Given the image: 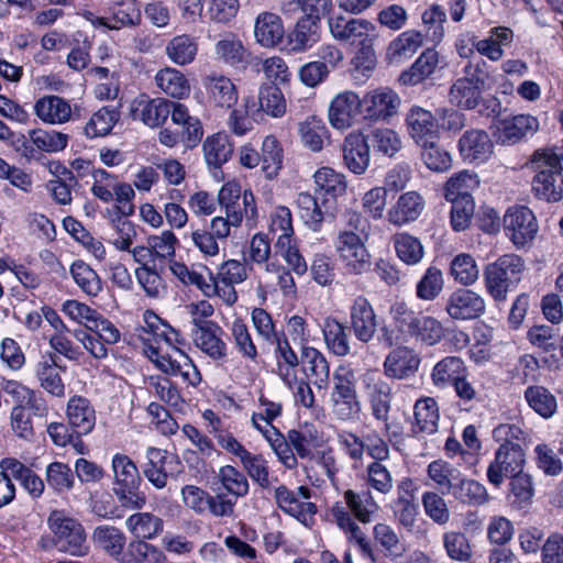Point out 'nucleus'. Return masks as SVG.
<instances>
[{
    "instance_id": "1",
    "label": "nucleus",
    "mask_w": 563,
    "mask_h": 563,
    "mask_svg": "<svg viewBox=\"0 0 563 563\" xmlns=\"http://www.w3.org/2000/svg\"><path fill=\"white\" fill-rule=\"evenodd\" d=\"M562 159L563 155L551 148H541L533 153L532 162L538 164L539 172L532 180V190L539 198L549 202L563 199Z\"/></svg>"
},
{
    "instance_id": "2",
    "label": "nucleus",
    "mask_w": 563,
    "mask_h": 563,
    "mask_svg": "<svg viewBox=\"0 0 563 563\" xmlns=\"http://www.w3.org/2000/svg\"><path fill=\"white\" fill-rule=\"evenodd\" d=\"M523 269L525 262L519 255H501L484 271L487 292L495 301H505L508 292L521 280Z\"/></svg>"
},
{
    "instance_id": "3",
    "label": "nucleus",
    "mask_w": 563,
    "mask_h": 563,
    "mask_svg": "<svg viewBox=\"0 0 563 563\" xmlns=\"http://www.w3.org/2000/svg\"><path fill=\"white\" fill-rule=\"evenodd\" d=\"M332 382L330 394L332 413L341 421L355 419L361 411L355 372L350 366L341 365L333 372Z\"/></svg>"
},
{
    "instance_id": "4",
    "label": "nucleus",
    "mask_w": 563,
    "mask_h": 563,
    "mask_svg": "<svg viewBox=\"0 0 563 563\" xmlns=\"http://www.w3.org/2000/svg\"><path fill=\"white\" fill-rule=\"evenodd\" d=\"M48 525L58 551L73 556H85L89 553L85 529L77 519L64 511L54 510L48 517Z\"/></svg>"
},
{
    "instance_id": "5",
    "label": "nucleus",
    "mask_w": 563,
    "mask_h": 563,
    "mask_svg": "<svg viewBox=\"0 0 563 563\" xmlns=\"http://www.w3.org/2000/svg\"><path fill=\"white\" fill-rule=\"evenodd\" d=\"M334 246L347 274L358 276L371 269V254L362 236L355 232L339 231Z\"/></svg>"
},
{
    "instance_id": "6",
    "label": "nucleus",
    "mask_w": 563,
    "mask_h": 563,
    "mask_svg": "<svg viewBox=\"0 0 563 563\" xmlns=\"http://www.w3.org/2000/svg\"><path fill=\"white\" fill-rule=\"evenodd\" d=\"M328 25L334 40L349 43L352 47L378 40L376 25L366 19L339 14L329 18Z\"/></svg>"
},
{
    "instance_id": "7",
    "label": "nucleus",
    "mask_w": 563,
    "mask_h": 563,
    "mask_svg": "<svg viewBox=\"0 0 563 563\" xmlns=\"http://www.w3.org/2000/svg\"><path fill=\"white\" fill-rule=\"evenodd\" d=\"M485 84L478 66L468 63L464 67V76L457 78L449 90L450 102L465 110L475 109L482 100V90Z\"/></svg>"
},
{
    "instance_id": "8",
    "label": "nucleus",
    "mask_w": 563,
    "mask_h": 563,
    "mask_svg": "<svg viewBox=\"0 0 563 563\" xmlns=\"http://www.w3.org/2000/svg\"><path fill=\"white\" fill-rule=\"evenodd\" d=\"M311 494L312 490L307 486H300L294 492L282 485L275 489V499L285 514L305 526H310L318 511L316 504L309 501Z\"/></svg>"
},
{
    "instance_id": "9",
    "label": "nucleus",
    "mask_w": 563,
    "mask_h": 563,
    "mask_svg": "<svg viewBox=\"0 0 563 563\" xmlns=\"http://www.w3.org/2000/svg\"><path fill=\"white\" fill-rule=\"evenodd\" d=\"M503 225L506 235L517 247L531 242L539 229L533 212L525 206L508 208L504 214Z\"/></svg>"
},
{
    "instance_id": "10",
    "label": "nucleus",
    "mask_w": 563,
    "mask_h": 563,
    "mask_svg": "<svg viewBox=\"0 0 563 563\" xmlns=\"http://www.w3.org/2000/svg\"><path fill=\"white\" fill-rule=\"evenodd\" d=\"M350 329L356 340L371 342L378 330V317L371 301L364 296H356L349 308Z\"/></svg>"
},
{
    "instance_id": "11",
    "label": "nucleus",
    "mask_w": 563,
    "mask_h": 563,
    "mask_svg": "<svg viewBox=\"0 0 563 563\" xmlns=\"http://www.w3.org/2000/svg\"><path fill=\"white\" fill-rule=\"evenodd\" d=\"M362 384L368 397L373 417L388 426L391 408V387L376 371H366Z\"/></svg>"
},
{
    "instance_id": "12",
    "label": "nucleus",
    "mask_w": 563,
    "mask_h": 563,
    "mask_svg": "<svg viewBox=\"0 0 563 563\" xmlns=\"http://www.w3.org/2000/svg\"><path fill=\"white\" fill-rule=\"evenodd\" d=\"M445 311L454 320L471 321L481 318L485 313L486 302L476 291L459 288L449 295Z\"/></svg>"
},
{
    "instance_id": "13",
    "label": "nucleus",
    "mask_w": 563,
    "mask_h": 563,
    "mask_svg": "<svg viewBox=\"0 0 563 563\" xmlns=\"http://www.w3.org/2000/svg\"><path fill=\"white\" fill-rule=\"evenodd\" d=\"M526 459L521 444L515 446H499L495 459L487 468V478L490 484L498 487L510 475H517L523 470Z\"/></svg>"
},
{
    "instance_id": "14",
    "label": "nucleus",
    "mask_w": 563,
    "mask_h": 563,
    "mask_svg": "<svg viewBox=\"0 0 563 563\" xmlns=\"http://www.w3.org/2000/svg\"><path fill=\"white\" fill-rule=\"evenodd\" d=\"M207 104L213 109H232L239 100V91L233 81L221 74L211 73L202 77Z\"/></svg>"
},
{
    "instance_id": "15",
    "label": "nucleus",
    "mask_w": 563,
    "mask_h": 563,
    "mask_svg": "<svg viewBox=\"0 0 563 563\" xmlns=\"http://www.w3.org/2000/svg\"><path fill=\"white\" fill-rule=\"evenodd\" d=\"M191 335L197 347L214 361L227 356V344L222 340L223 331L213 321L194 318Z\"/></svg>"
},
{
    "instance_id": "16",
    "label": "nucleus",
    "mask_w": 563,
    "mask_h": 563,
    "mask_svg": "<svg viewBox=\"0 0 563 563\" xmlns=\"http://www.w3.org/2000/svg\"><path fill=\"white\" fill-rule=\"evenodd\" d=\"M361 108L362 100L356 92L346 90L338 93L328 110L331 126L340 131L350 129L361 113Z\"/></svg>"
},
{
    "instance_id": "17",
    "label": "nucleus",
    "mask_w": 563,
    "mask_h": 563,
    "mask_svg": "<svg viewBox=\"0 0 563 563\" xmlns=\"http://www.w3.org/2000/svg\"><path fill=\"white\" fill-rule=\"evenodd\" d=\"M362 100L365 118L371 121H387L400 106L399 96L391 89L382 87L367 92Z\"/></svg>"
},
{
    "instance_id": "18",
    "label": "nucleus",
    "mask_w": 563,
    "mask_h": 563,
    "mask_svg": "<svg viewBox=\"0 0 563 563\" xmlns=\"http://www.w3.org/2000/svg\"><path fill=\"white\" fill-rule=\"evenodd\" d=\"M177 102L164 99H150L140 96L134 99L131 108L133 119L141 120L144 124L155 128L162 125L174 112Z\"/></svg>"
},
{
    "instance_id": "19",
    "label": "nucleus",
    "mask_w": 563,
    "mask_h": 563,
    "mask_svg": "<svg viewBox=\"0 0 563 563\" xmlns=\"http://www.w3.org/2000/svg\"><path fill=\"white\" fill-rule=\"evenodd\" d=\"M343 162L355 175L365 173L369 165V144L361 132L349 133L342 144Z\"/></svg>"
},
{
    "instance_id": "20",
    "label": "nucleus",
    "mask_w": 563,
    "mask_h": 563,
    "mask_svg": "<svg viewBox=\"0 0 563 563\" xmlns=\"http://www.w3.org/2000/svg\"><path fill=\"white\" fill-rule=\"evenodd\" d=\"M493 142L484 130H467L459 140L462 158L468 163H484L493 154Z\"/></svg>"
},
{
    "instance_id": "21",
    "label": "nucleus",
    "mask_w": 563,
    "mask_h": 563,
    "mask_svg": "<svg viewBox=\"0 0 563 563\" xmlns=\"http://www.w3.org/2000/svg\"><path fill=\"white\" fill-rule=\"evenodd\" d=\"M419 366V355L406 346L394 349L383 364L386 376L395 379H406L415 375Z\"/></svg>"
},
{
    "instance_id": "22",
    "label": "nucleus",
    "mask_w": 563,
    "mask_h": 563,
    "mask_svg": "<svg viewBox=\"0 0 563 563\" xmlns=\"http://www.w3.org/2000/svg\"><path fill=\"white\" fill-rule=\"evenodd\" d=\"M406 124L410 137L418 145L438 139V121L429 110L411 107L406 114Z\"/></svg>"
},
{
    "instance_id": "23",
    "label": "nucleus",
    "mask_w": 563,
    "mask_h": 563,
    "mask_svg": "<svg viewBox=\"0 0 563 563\" xmlns=\"http://www.w3.org/2000/svg\"><path fill=\"white\" fill-rule=\"evenodd\" d=\"M175 355H162L156 352L155 365L168 375H181L191 385L201 382L200 372L192 361L180 350L174 347Z\"/></svg>"
},
{
    "instance_id": "24",
    "label": "nucleus",
    "mask_w": 563,
    "mask_h": 563,
    "mask_svg": "<svg viewBox=\"0 0 563 563\" xmlns=\"http://www.w3.org/2000/svg\"><path fill=\"white\" fill-rule=\"evenodd\" d=\"M36 117L47 124H64L71 119L73 109L68 100L47 95L37 99L34 103Z\"/></svg>"
},
{
    "instance_id": "25",
    "label": "nucleus",
    "mask_w": 563,
    "mask_h": 563,
    "mask_svg": "<svg viewBox=\"0 0 563 563\" xmlns=\"http://www.w3.org/2000/svg\"><path fill=\"white\" fill-rule=\"evenodd\" d=\"M424 209V199L417 191L402 194L388 210V221L397 227L416 221Z\"/></svg>"
},
{
    "instance_id": "26",
    "label": "nucleus",
    "mask_w": 563,
    "mask_h": 563,
    "mask_svg": "<svg viewBox=\"0 0 563 563\" xmlns=\"http://www.w3.org/2000/svg\"><path fill=\"white\" fill-rule=\"evenodd\" d=\"M172 121L178 126L176 130H178L186 148H194L200 143L203 136L202 123L197 117L189 113L185 104L177 102Z\"/></svg>"
},
{
    "instance_id": "27",
    "label": "nucleus",
    "mask_w": 563,
    "mask_h": 563,
    "mask_svg": "<svg viewBox=\"0 0 563 563\" xmlns=\"http://www.w3.org/2000/svg\"><path fill=\"white\" fill-rule=\"evenodd\" d=\"M66 416L69 426L79 435L88 434L96 424V411L90 401L81 396L68 400Z\"/></svg>"
},
{
    "instance_id": "28",
    "label": "nucleus",
    "mask_w": 563,
    "mask_h": 563,
    "mask_svg": "<svg viewBox=\"0 0 563 563\" xmlns=\"http://www.w3.org/2000/svg\"><path fill=\"white\" fill-rule=\"evenodd\" d=\"M439 53L433 48L424 49L415 63L400 74L399 81L406 86H416L421 84L439 68Z\"/></svg>"
},
{
    "instance_id": "29",
    "label": "nucleus",
    "mask_w": 563,
    "mask_h": 563,
    "mask_svg": "<svg viewBox=\"0 0 563 563\" xmlns=\"http://www.w3.org/2000/svg\"><path fill=\"white\" fill-rule=\"evenodd\" d=\"M345 506L336 503L330 510V515L332 519L333 509L339 506L342 507L350 516V518L355 522L354 519H357L362 523H368L372 520V515L377 509V505L373 500V497L369 493L358 494L352 489H346L343 494ZM335 522V520H333Z\"/></svg>"
},
{
    "instance_id": "30",
    "label": "nucleus",
    "mask_w": 563,
    "mask_h": 563,
    "mask_svg": "<svg viewBox=\"0 0 563 563\" xmlns=\"http://www.w3.org/2000/svg\"><path fill=\"white\" fill-rule=\"evenodd\" d=\"M538 129L537 118L529 114H519L503 121L498 129V139L504 144H515L523 137L534 134Z\"/></svg>"
},
{
    "instance_id": "31",
    "label": "nucleus",
    "mask_w": 563,
    "mask_h": 563,
    "mask_svg": "<svg viewBox=\"0 0 563 563\" xmlns=\"http://www.w3.org/2000/svg\"><path fill=\"white\" fill-rule=\"evenodd\" d=\"M202 151L208 167L218 169L231 158L234 145L228 134L216 133L205 140Z\"/></svg>"
},
{
    "instance_id": "32",
    "label": "nucleus",
    "mask_w": 563,
    "mask_h": 563,
    "mask_svg": "<svg viewBox=\"0 0 563 563\" xmlns=\"http://www.w3.org/2000/svg\"><path fill=\"white\" fill-rule=\"evenodd\" d=\"M0 468L8 471L31 496L36 498L43 494L45 487L43 479L19 460L5 457L1 460Z\"/></svg>"
},
{
    "instance_id": "33",
    "label": "nucleus",
    "mask_w": 563,
    "mask_h": 563,
    "mask_svg": "<svg viewBox=\"0 0 563 563\" xmlns=\"http://www.w3.org/2000/svg\"><path fill=\"white\" fill-rule=\"evenodd\" d=\"M35 375L42 388L55 397L65 396V385L59 375L54 353L45 354L35 366Z\"/></svg>"
},
{
    "instance_id": "34",
    "label": "nucleus",
    "mask_w": 563,
    "mask_h": 563,
    "mask_svg": "<svg viewBox=\"0 0 563 563\" xmlns=\"http://www.w3.org/2000/svg\"><path fill=\"white\" fill-rule=\"evenodd\" d=\"M415 424L412 431L426 434H433L439 427V406L432 397H423L413 406Z\"/></svg>"
},
{
    "instance_id": "35",
    "label": "nucleus",
    "mask_w": 563,
    "mask_h": 563,
    "mask_svg": "<svg viewBox=\"0 0 563 563\" xmlns=\"http://www.w3.org/2000/svg\"><path fill=\"white\" fill-rule=\"evenodd\" d=\"M125 528L135 539L152 540L163 532L164 522L152 512H135L126 518Z\"/></svg>"
},
{
    "instance_id": "36",
    "label": "nucleus",
    "mask_w": 563,
    "mask_h": 563,
    "mask_svg": "<svg viewBox=\"0 0 563 563\" xmlns=\"http://www.w3.org/2000/svg\"><path fill=\"white\" fill-rule=\"evenodd\" d=\"M462 375H466V366L457 356H446L432 368L431 380L438 388L452 386Z\"/></svg>"
},
{
    "instance_id": "37",
    "label": "nucleus",
    "mask_w": 563,
    "mask_h": 563,
    "mask_svg": "<svg viewBox=\"0 0 563 563\" xmlns=\"http://www.w3.org/2000/svg\"><path fill=\"white\" fill-rule=\"evenodd\" d=\"M284 27L280 18L271 12L258 15L255 22V36L265 47L278 45L284 37Z\"/></svg>"
},
{
    "instance_id": "38",
    "label": "nucleus",
    "mask_w": 563,
    "mask_h": 563,
    "mask_svg": "<svg viewBox=\"0 0 563 563\" xmlns=\"http://www.w3.org/2000/svg\"><path fill=\"white\" fill-rule=\"evenodd\" d=\"M322 332L327 347L336 356L350 354L351 345L346 327L335 318L324 319Z\"/></svg>"
},
{
    "instance_id": "39",
    "label": "nucleus",
    "mask_w": 563,
    "mask_h": 563,
    "mask_svg": "<svg viewBox=\"0 0 563 563\" xmlns=\"http://www.w3.org/2000/svg\"><path fill=\"white\" fill-rule=\"evenodd\" d=\"M449 494H451L457 501L473 506L483 505L488 499L485 486L475 479L465 477L462 473L454 482Z\"/></svg>"
},
{
    "instance_id": "40",
    "label": "nucleus",
    "mask_w": 563,
    "mask_h": 563,
    "mask_svg": "<svg viewBox=\"0 0 563 563\" xmlns=\"http://www.w3.org/2000/svg\"><path fill=\"white\" fill-rule=\"evenodd\" d=\"M157 87L166 95L183 99L190 93V85L186 76L178 69L166 67L155 76Z\"/></svg>"
},
{
    "instance_id": "41",
    "label": "nucleus",
    "mask_w": 563,
    "mask_h": 563,
    "mask_svg": "<svg viewBox=\"0 0 563 563\" xmlns=\"http://www.w3.org/2000/svg\"><path fill=\"white\" fill-rule=\"evenodd\" d=\"M302 357L308 377L312 378L318 389H325L329 384L330 366L325 356L314 347L307 346L302 350Z\"/></svg>"
},
{
    "instance_id": "42",
    "label": "nucleus",
    "mask_w": 563,
    "mask_h": 563,
    "mask_svg": "<svg viewBox=\"0 0 563 563\" xmlns=\"http://www.w3.org/2000/svg\"><path fill=\"white\" fill-rule=\"evenodd\" d=\"M198 52V43L188 34L174 36L165 46V54L169 60L178 66L192 63Z\"/></svg>"
},
{
    "instance_id": "43",
    "label": "nucleus",
    "mask_w": 563,
    "mask_h": 563,
    "mask_svg": "<svg viewBox=\"0 0 563 563\" xmlns=\"http://www.w3.org/2000/svg\"><path fill=\"white\" fill-rule=\"evenodd\" d=\"M319 20L312 18H301L295 29L288 35V46L292 52H303L310 48L318 41Z\"/></svg>"
},
{
    "instance_id": "44",
    "label": "nucleus",
    "mask_w": 563,
    "mask_h": 563,
    "mask_svg": "<svg viewBox=\"0 0 563 563\" xmlns=\"http://www.w3.org/2000/svg\"><path fill=\"white\" fill-rule=\"evenodd\" d=\"M529 407L542 418H551L558 410L556 397L544 386L532 385L525 390Z\"/></svg>"
},
{
    "instance_id": "45",
    "label": "nucleus",
    "mask_w": 563,
    "mask_h": 563,
    "mask_svg": "<svg viewBox=\"0 0 563 563\" xmlns=\"http://www.w3.org/2000/svg\"><path fill=\"white\" fill-rule=\"evenodd\" d=\"M115 482L122 492L132 493L137 488L141 477L135 463L124 454H115L112 459Z\"/></svg>"
},
{
    "instance_id": "46",
    "label": "nucleus",
    "mask_w": 563,
    "mask_h": 563,
    "mask_svg": "<svg viewBox=\"0 0 563 563\" xmlns=\"http://www.w3.org/2000/svg\"><path fill=\"white\" fill-rule=\"evenodd\" d=\"M256 103L255 110L258 115L264 112L273 118L283 117L287 108L285 97L276 85H263Z\"/></svg>"
},
{
    "instance_id": "47",
    "label": "nucleus",
    "mask_w": 563,
    "mask_h": 563,
    "mask_svg": "<svg viewBox=\"0 0 563 563\" xmlns=\"http://www.w3.org/2000/svg\"><path fill=\"white\" fill-rule=\"evenodd\" d=\"M92 541L109 555L117 558L122 554L125 536L119 528L103 525L95 528Z\"/></svg>"
},
{
    "instance_id": "48",
    "label": "nucleus",
    "mask_w": 563,
    "mask_h": 563,
    "mask_svg": "<svg viewBox=\"0 0 563 563\" xmlns=\"http://www.w3.org/2000/svg\"><path fill=\"white\" fill-rule=\"evenodd\" d=\"M119 119L120 112L117 109L102 107L86 123L85 135L90 139L104 136L111 132Z\"/></svg>"
},
{
    "instance_id": "49",
    "label": "nucleus",
    "mask_w": 563,
    "mask_h": 563,
    "mask_svg": "<svg viewBox=\"0 0 563 563\" xmlns=\"http://www.w3.org/2000/svg\"><path fill=\"white\" fill-rule=\"evenodd\" d=\"M301 142L312 152H320L323 143L329 140V130L321 119L310 117L299 124Z\"/></svg>"
},
{
    "instance_id": "50",
    "label": "nucleus",
    "mask_w": 563,
    "mask_h": 563,
    "mask_svg": "<svg viewBox=\"0 0 563 563\" xmlns=\"http://www.w3.org/2000/svg\"><path fill=\"white\" fill-rule=\"evenodd\" d=\"M435 140L432 139L419 144L421 146L420 156L428 169L444 173L451 168L452 158L450 153L440 146Z\"/></svg>"
},
{
    "instance_id": "51",
    "label": "nucleus",
    "mask_w": 563,
    "mask_h": 563,
    "mask_svg": "<svg viewBox=\"0 0 563 563\" xmlns=\"http://www.w3.org/2000/svg\"><path fill=\"white\" fill-rule=\"evenodd\" d=\"M147 462L143 465L145 477L156 487L164 488L167 484V472L165 463L167 460L166 451L148 448L146 452Z\"/></svg>"
},
{
    "instance_id": "52",
    "label": "nucleus",
    "mask_w": 563,
    "mask_h": 563,
    "mask_svg": "<svg viewBox=\"0 0 563 563\" xmlns=\"http://www.w3.org/2000/svg\"><path fill=\"white\" fill-rule=\"evenodd\" d=\"M70 275L76 285L88 296L96 297L102 290L99 275L82 261L71 264Z\"/></svg>"
},
{
    "instance_id": "53",
    "label": "nucleus",
    "mask_w": 563,
    "mask_h": 563,
    "mask_svg": "<svg viewBox=\"0 0 563 563\" xmlns=\"http://www.w3.org/2000/svg\"><path fill=\"white\" fill-rule=\"evenodd\" d=\"M256 106L257 103L254 98H246L244 100V110L233 109L231 111L228 126L233 134L243 136L253 129V121L258 117L255 110Z\"/></svg>"
},
{
    "instance_id": "54",
    "label": "nucleus",
    "mask_w": 563,
    "mask_h": 563,
    "mask_svg": "<svg viewBox=\"0 0 563 563\" xmlns=\"http://www.w3.org/2000/svg\"><path fill=\"white\" fill-rule=\"evenodd\" d=\"M223 210L225 218L231 221L233 227H239L243 220V217L246 218V222L250 225H254L257 219L255 198L251 191L245 190L242 195V198L238 200L235 205L225 207Z\"/></svg>"
},
{
    "instance_id": "55",
    "label": "nucleus",
    "mask_w": 563,
    "mask_h": 563,
    "mask_svg": "<svg viewBox=\"0 0 563 563\" xmlns=\"http://www.w3.org/2000/svg\"><path fill=\"white\" fill-rule=\"evenodd\" d=\"M423 43V36L420 32L408 30L398 35L389 43L388 55L393 59H402L411 57Z\"/></svg>"
},
{
    "instance_id": "56",
    "label": "nucleus",
    "mask_w": 563,
    "mask_h": 563,
    "mask_svg": "<svg viewBox=\"0 0 563 563\" xmlns=\"http://www.w3.org/2000/svg\"><path fill=\"white\" fill-rule=\"evenodd\" d=\"M373 538L388 556L394 559L400 558L406 551L405 544L401 542L396 530L387 523H376L373 528Z\"/></svg>"
},
{
    "instance_id": "57",
    "label": "nucleus",
    "mask_w": 563,
    "mask_h": 563,
    "mask_svg": "<svg viewBox=\"0 0 563 563\" xmlns=\"http://www.w3.org/2000/svg\"><path fill=\"white\" fill-rule=\"evenodd\" d=\"M394 247L398 258L407 265H416L423 257V246L421 242L408 234L399 233L393 238Z\"/></svg>"
},
{
    "instance_id": "58",
    "label": "nucleus",
    "mask_w": 563,
    "mask_h": 563,
    "mask_svg": "<svg viewBox=\"0 0 563 563\" xmlns=\"http://www.w3.org/2000/svg\"><path fill=\"white\" fill-rule=\"evenodd\" d=\"M479 180L475 174L467 170L460 172L453 175L445 185V199L454 200L460 198H470L471 191L478 187Z\"/></svg>"
},
{
    "instance_id": "59",
    "label": "nucleus",
    "mask_w": 563,
    "mask_h": 563,
    "mask_svg": "<svg viewBox=\"0 0 563 563\" xmlns=\"http://www.w3.org/2000/svg\"><path fill=\"white\" fill-rule=\"evenodd\" d=\"M264 438L268 441L271 448L274 450L279 461L288 470H294L298 465L297 456L294 453L290 444H288L287 437L284 435L277 428H269L264 430Z\"/></svg>"
},
{
    "instance_id": "60",
    "label": "nucleus",
    "mask_w": 563,
    "mask_h": 563,
    "mask_svg": "<svg viewBox=\"0 0 563 563\" xmlns=\"http://www.w3.org/2000/svg\"><path fill=\"white\" fill-rule=\"evenodd\" d=\"M313 179L318 189L334 198L344 195L346 191L345 176L330 167L319 168L314 173Z\"/></svg>"
},
{
    "instance_id": "61",
    "label": "nucleus",
    "mask_w": 563,
    "mask_h": 563,
    "mask_svg": "<svg viewBox=\"0 0 563 563\" xmlns=\"http://www.w3.org/2000/svg\"><path fill=\"white\" fill-rule=\"evenodd\" d=\"M367 141L375 151L393 157L401 148V139L398 133L388 128H377L371 131Z\"/></svg>"
},
{
    "instance_id": "62",
    "label": "nucleus",
    "mask_w": 563,
    "mask_h": 563,
    "mask_svg": "<svg viewBox=\"0 0 563 563\" xmlns=\"http://www.w3.org/2000/svg\"><path fill=\"white\" fill-rule=\"evenodd\" d=\"M375 42H366L358 46H354V55L351 59V64L353 66V71L355 73V77H364L367 78L374 71L377 57L374 49Z\"/></svg>"
},
{
    "instance_id": "63",
    "label": "nucleus",
    "mask_w": 563,
    "mask_h": 563,
    "mask_svg": "<svg viewBox=\"0 0 563 563\" xmlns=\"http://www.w3.org/2000/svg\"><path fill=\"white\" fill-rule=\"evenodd\" d=\"M444 285L442 272L430 266L416 286V295L424 301L434 300L442 291Z\"/></svg>"
},
{
    "instance_id": "64",
    "label": "nucleus",
    "mask_w": 563,
    "mask_h": 563,
    "mask_svg": "<svg viewBox=\"0 0 563 563\" xmlns=\"http://www.w3.org/2000/svg\"><path fill=\"white\" fill-rule=\"evenodd\" d=\"M427 473L429 478L440 488H444L449 494L457 479L461 471L449 462L435 460L428 465Z\"/></svg>"
}]
</instances>
